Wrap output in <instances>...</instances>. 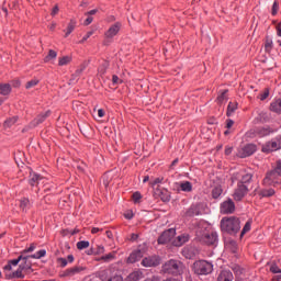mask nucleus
<instances>
[{
	"mask_svg": "<svg viewBox=\"0 0 281 281\" xmlns=\"http://www.w3.org/2000/svg\"><path fill=\"white\" fill-rule=\"evenodd\" d=\"M45 256H46V250H44V249L37 250L36 254L26 255V257L19 256V258H16V259L9 260L8 265H5L3 267V270L11 271V268L16 267L21 260H24V267H26V265H31V261H29V260H31V259L38 260L40 258H43Z\"/></svg>",
	"mask_w": 281,
	"mask_h": 281,
	"instance_id": "f257e3e1",
	"label": "nucleus"
},
{
	"mask_svg": "<svg viewBox=\"0 0 281 281\" xmlns=\"http://www.w3.org/2000/svg\"><path fill=\"white\" fill-rule=\"evenodd\" d=\"M221 229L226 234H238L240 232V220L238 217H223L221 220Z\"/></svg>",
	"mask_w": 281,
	"mask_h": 281,
	"instance_id": "f03ea898",
	"label": "nucleus"
},
{
	"mask_svg": "<svg viewBox=\"0 0 281 281\" xmlns=\"http://www.w3.org/2000/svg\"><path fill=\"white\" fill-rule=\"evenodd\" d=\"M186 267L181 261L170 259L162 265V273L165 274H172V276H181L183 274V270Z\"/></svg>",
	"mask_w": 281,
	"mask_h": 281,
	"instance_id": "7ed1b4c3",
	"label": "nucleus"
},
{
	"mask_svg": "<svg viewBox=\"0 0 281 281\" xmlns=\"http://www.w3.org/2000/svg\"><path fill=\"white\" fill-rule=\"evenodd\" d=\"M212 262L206 260H199L193 263V271L199 276H210L212 273Z\"/></svg>",
	"mask_w": 281,
	"mask_h": 281,
	"instance_id": "20e7f679",
	"label": "nucleus"
},
{
	"mask_svg": "<svg viewBox=\"0 0 281 281\" xmlns=\"http://www.w3.org/2000/svg\"><path fill=\"white\" fill-rule=\"evenodd\" d=\"M281 148V136H277L276 138L269 140L265 145H262V153H276V150H280Z\"/></svg>",
	"mask_w": 281,
	"mask_h": 281,
	"instance_id": "39448f33",
	"label": "nucleus"
},
{
	"mask_svg": "<svg viewBox=\"0 0 281 281\" xmlns=\"http://www.w3.org/2000/svg\"><path fill=\"white\" fill-rule=\"evenodd\" d=\"M278 130H273L270 126H259L250 130L251 137H267L271 135V133H276Z\"/></svg>",
	"mask_w": 281,
	"mask_h": 281,
	"instance_id": "423d86ee",
	"label": "nucleus"
},
{
	"mask_svg": "<svg viewBox=\"0 0 281 281\" xmlns=\"http://www.w3.org/2000/svg\"><path fill=\"white\" fill-rule=\"evenodd\" d=\"M175 236H177V229L176 228H169L167 231H164L161 235L158 237V245H168Z\"/></svg>",
	"mask_w": 281,
	"mask_h": 281,
	"instance_id": "0eeeda50",
	"label": "nucleus"
},
{
	"mask_svg": "<svg viewBox=\"0 0 281 281\" xmlns=\"http://www.w3.org/2000/svg\"><path fill=\"white\" fill-rule=\"evenodd\" d=\"M256 150H257V147L255 144H247L238 149L237 157H239L240 159H245L246 157H251V155H254Z\"/></svg>",
	"mask_w": 281,
	"mask_h": 281,
	"instance_id": "6e6552de",
	"label": "nucleus"
},
{
	"mask_svg": "<svg viewBox=\"0 0 281 281\" xmlns=\"http://www.w3.org/2000/svg\"><path fill=\"white\" fill-rule=\"evenodd\" d=\"M249 192V188L247 184L237 183V188L235 189V192L233 194L234 201H243L245 196H247V193Z\"/></svg>",
	"mask_w": 281,
	"mask_h": 281,
	"instance_id": "1a4fd4ad",
	"label": "nucleus"
},
{
	"mask_svg": "<svg viewBox=\"0 0 281 281\" xmlns=\"http://www.w3.org/2000/svg\"><path fill=\"white\" fill-rule=\"evenodd\" d=\"M121 30H122V22H115L114 24H112L108 29V31L104 33L105 41H111L114 36H117Z\"/></svg>",
	"mask_w": 281,
	"mask_h": 281,
	"instance_id": "9d476101",
	"label": "nucleus"
},
{
	"mask_svg": "<svg viewBox=\"0 0 281 281\" xmlns=\"http://www.w3.org/2000/svg\"><path fill=\"white\" fill-rule=\"evenodd\" d=\"M29 269H31V263H26V266L21 265V266H19V268L15 271L8 272L5 274V278L7 279H23L24 278L23 271L29 270Z\"/></svg>",
	"mask_w": 281,
	"mask_h": 281,
	"instance_id": "9b49d317",
	"label": "nucleus"
},
{
	"mask_svg": "<svg viewBox=\"0 0 281 281\" xmlns=\"http://www.w3.org/2000/svg\"><path fill=\"white\" fill-rule=\"evenodd\" d=\"M236 212V204L232 199L224 201L221 204V214H234Z\"/></svg>",
	"mask_w": 281,
	"mask_h": 281,
	"instance_id": "f8f14e48",
	"label": "nucleus"
},
{
	"mask_svg": "<svg viewBox=\"0 0 281 281\" xmlns=\"http://www.w3.org/2000/svg\"><path fill=\"white\" fill-rule=\"evenodd\" d=\"M233 179H237V183H241V186H247L248 183H251V179H254V175L247 173L245 171H240L237 175H234Z\"/></svg>",
	"mask_w": 281,
	"mask_h": 281,
	"instance_id": "ddd939ff",
	"label": "nucleus"
},
{
	"mask_svg": "<svg viewBox=\"0 0 281 281\" xmlns=\"http://www.w3.org/2000/svg\"><path fill=\"white\" fill-rule=\"evenodd\" d=\"M49 115H52V111L48 110L46 112H41L31 123L30 126L31 128H36V126H38L40 124H43V122H45V120H47V117H49Z\"/></svg>",
	"mask_w": 281,
	"mask_h": 281,
	"instance_id": "4468645a",
	"label": "nucleus"
},
{
	"mask_svg": "<svg viewBox=\"0 0 281 281\" xmlns=\"http://www.w3.org/2000/svg\"><path fill=\"white\" fill-rule=\"evenodd\" d=\"M154 194L155 196H159V199L164 202V203H169L171 196H170V191H168L167 189H161L158 187H156V189H154Z\"/></svg>",
	"mask_w": 281,
	"mask_h": 281,
	"instance_id": "2eb2a0df",
	"label": "nucleus"
},
{
	"mask_svg": "<svg viewBox=\"0 0 281 281\" xmlns=\"http://www.w3.org/2000/svg\"><path fill=\"white\" fill-rule=\"evenodd\" d=\"M201 210H203V204L196 203L192 204L184 213V216L192 218V216L201 215Z\"/></svg>",
	"mask_w": 281,
	"mask_h": 281,
	"instance_id": "dca6fc26",
	"label": "nucleus"
},
{
	"mask_svg": "<svg viewBox=\"0 0 281 281\" xmlns=\"http://www.w3.org/2000/svg\"><path fill=\"white\" fill-rule=\"evenodd\" d=\"M99 279H101V281H124L119 274L111 276V270L99 272Z\"/></svg>",
	"mask_w": 281,
	"mask_h": 281,
	"instance_id": "f3484780",
	"label": "nucleus"
},
{
	"mask_svg": "<svg viewBox=\"0 0 281 281\" xmlns=\"http://www.w3.org/2000/svg\"><path fill=\"white\" fill-rule=\"evenodd\" d=\"M160 265V258L158 256L143 258L142 266L146 268L157 267Z\"/></svg>",
	"mask_w": 281,
	"mask_h": 281,
	"instance_id": "a211bd4d",
	"label": "nucleus"
},
{
	"mask_svg": "<svg viewBox=\"0 0 281 281\" xmlns=\"http://www.w3.org/2000/svg\"><path fill=\"white\" fill-rule=\"evenodd\" d=\"M189 241L190 235L188 233H183L173 240V247H183V245Z\"/></svg>",
	"mask_w": 281,
	"mask_h": 281,
	"instance_id": "6ab92c4d",
	"label": "nucleus"
},
{
	"mask_svg": "<svg viewBox=\"0 0 281 281\" xmlns=\"http://www.w3.org/2000/svg\"><path fill=\"white\" fill-rule=\"evenodd\" d=\"M144 257V252L142 250H135L134 252L130 254L126 259L128 265H134Z\"/></svg>",
	"mask_w": 281,
	"mask_h": 281,
	"instance_id": "aec40b11",
	"label": "nucleus"
},
{
	"mask_svg": "<svg viewBox=\"0 0 281 281\" xmlns=\"http://www.w3.org/2000/svg\"><path fill=\"white\" fill-rule=\"evenodd\" d=\"M277 177H281V160L277 161L274 169L267 173L266 179L273 181Z\"/></svg>",
	"mask_w": 281,
	"mask_h": 281,
	"instance_id": "412c9836",
	"label": "nucleus"
},
{
	"mask_svg": "<svg viewBox=\"0 0 281 281\" xmlns=\"http://www.w3.org/2000/svg\"><path fill=\"white\" fill-rule=\"evenodd\" d=\"M199 255V250L196 248H182L181 256H183L188 260H192Z\"/></svg>",
	"mask_w": 281,
	"mask_h": 281,
	"instance_id": "4be33fe9",
	"label": "nucleus"
},
{
	"mask_svg": "<svg viewBox=\"0 0 281 281\" xmlns=\"http://www.w3.org/2000/svg\"><path fill=\"white\" fill-rule=\"evenodd\" d=\"M204 243L205 245H218V234L216 232L206 234L204 236Z\"/></svg>",
	"mask_w": 281,
	"mask_h": 281,
	"instance_id": "5701e85b",
	"label": "nucleus"
},
{
	"mask_svg": "<svg viewBox=\"0 0 281 281\" xmlns=\"http://www.w3.org/2000/svg\"><path fill=\"white\" fill-rule=\"evenodd\" d=\"M271 120V116L267 112H259L255 117V124H267Z\"/></svg>",
	"mask_w": 281,
	"mask_h": 281,
	"instance_id": "b1692460",
	"label": "nucleus"
},
{
	"mask_svg": "<svg viewBox=\"0 0 281 281\" xmlns=\"http://www.w3.org/2000/svg\"><path fill=\"white\" fill-rule=\"evenodd\" d=\"M41 183H45V178L41 177L38 173L30 175V186H41Z\"/></svg>",
	"mask_w": 281,
	"mask_h": 281,
	"instance_id": "393cba45",
	"label": "nucleus"
},
{
	"mask_svg": "<svg viewBox=\"0 0 281 281\" xmlns=\"http://www.w3.org/2000/svg\"><path fill=\"white\" fill-rule=\"evenodd\" d=\"M142 279H144V272L135 270L134 272L127 274L126 279L123 281H139Z\"/></svg>",
	"mask_w": 281,
	"mask_h": 281,
	"instance_id": "a878e982",
	"label": "nucleus"
},
{
	"mask_svg": "<svg viewBox=\"0 0 281 281\" xmlns=\"http://www.w3.org/2000/svg\"><path fill=\"white\" fill-rule=\"evenodd\" d=\"M217 281H234V274L229 270H222L217 276Z\"/></svg>",
	"mask_w": 281,
	"mask_h": 281,
	"instance_id": "bb28decb",
	"label": "nucleus"
},
{
	"mask_svg": "<svg viewBox=\"0 0 281 281\" xmlns=\"http://www.w3.org/2000/svg\"><path fill=\"white\" fill-rule=\"evenodd\" d=\"M32 207V202H30V199L27 198H22L20 200V209L22 212H27Z\"/></svg>",
	"mask_w": 281,
	"mask_h": 281,
	"instance_id": "cd10ccee",
	"label": "nucleus"
},
{
	"mask_svg": "<svg viewBox=\"0 0 281 281\" xmlns=\"http://www.w3.org/2000/svg\"><path fill=\"white\" fill-rule=\"evenodd\" d=\"M238 110V103L237 102H229L226 111L227 117H232L234 113Z\"/></svg>",
	"mask_w": 281,
	"mask_h": 281,
	"instance_id": "c85d7f7f",
	"label": "nucleus"
},
{
	"mask_svg": "<svg viewBox=\"0 0 281 281\" xmlns=\"http://www.w3.org/2000/svg\"><path fill=\"white\" fill-rule=\"evenodd\" d=\"M12 87L10 83H0V93L1 95H10Z\"/></svg>",
	"mask_w": 281,
	"mask_h": 281,
	"instance_id": "c756f323",
	"label": "nucleus"
},
{
	"mask_svg": "<svg viewBox=\"0 0 281 281\" xmlns=\"http://www.w3.org/2000/svg\"><path fill=\"white\" fill-rule=\"evenodd\" d=\"M80 271H82L81 267H72V268H68L67 270H65V277H72L77 273H80Z\"/></svg>",
	"mask_w": 281,
	"mask_h": 281,
	"instance_id": "7c9ffc66",
	"label": "nucleus"
},
{
	"mask_svg": "<svg viewBox=\"0 0 281 281\" xmlns=\"http://www.w3.org/2000/svg\"><path fill=\"white\" fill-rule=\"evenodd\" d=\"M270 111H273V113H281V99L276 100L270 104Z\"/></svg>",
	"mask_w": 281,
	"mask_h": 281,
	"instance_id": "2f4dec72",
	"label": "nucleus"
},
{
	"mask_svg": "<svg viewBox=\"0 0 281 281\" xmlns=\"http://www.w3.org/2000/svg\"><path fill=\"white\" fill-rule=\"evenodd\" d=\"M180 190L182 192H192V182H190V181L181 182Z\"/></svg>",
	"mask_w": 281,
	"mask_h": 281,
	"instance_id": "473e14b6",
	"label": "nucleus"
},
{
	"mask_svg": "<svg viewBox=\"0 0 281 281\" xmlns=\"http://www.w3.org/2000/svg\"><path fill=\"white\" fill-rule=\"evenodd\" d=\"M76 20H70V22L68 23V26L66 29V34L65 37L67 38V36H69V34H71V32H74V30H76Z\"/></svg>",
	"mask_w": 281,
	"mask_h": 281,
	"instance_id": "72a5a7b5",
	"label": "nucleus"
},
{
	"mask_svg": "<svg viewBox=\"0 0 281 281\" xmlns=\"http://www.w3.org/2000/svg\"><path fill=\"white\" fill-rule=\"evenodd\" d=\"M69 63H71V56H64L58 59L59 67H65V65H69Z\"/></svg>",
	"mask_w": 281,
	"mask_h": 281,
	"instance_id": "f704fd0d",
	"label": "nucleus"
},
{
	"mask_svg": "<svg viewBox=\"0 0 281 281\" xmlns=\"http://www.w3.org/2000/svg\"><path fill=\"white\" fill-rule=\"evenodd\" d=\"M15 122H19V117L12 116V117L8 119L7 121H4V127L10 128V127L14 126Z\"/></svg>",
	"mask_w": 281,
	"mask_h": 281,
	"instance_id": "c9c22d12",
	"label": "nucleus"
},
{
	"mask_svg": "<svg viewBox=\"0 0 281 281\" xmlns=\"http://www.w3.org/2000/svg\"><path fill=\"white\" fill-rule=\"evenodd\" d=\"M78 249H88L86 250V254H88V256H94V255H98L100 251H103V248H78Z\"/></svg>",
	"mask_w": 281,
	"mask_h": 281,
	"instance_id": "e433bc0d",
	"label": "nucleus"
},
{
	"mask_svg": "<svg viewBox=\"0 0 281 281\" xmlns=\"http://www.w3.org/2000/svg\"><path fill=\"white\" fill-rule=\"evenodd\" d=\"M56 56H58V53H56V50L50 49L48 52V55L44 58L45 63H49L50 60L56 59Z\"/></svg>",
	"mask_w": 281,
	"mask_h": 281,
	"instance_id": "4c0bfd02",
	"label": "nucleus"
},
{
	"mask_svg": "<svg viewBox=\"0 0 281 281\" xmlns=\"http://www.w3.org/2000/svg\"><path fill=\"white\" fill-rule=\"evenodd\" d=\"M218 104H223V102H227V90H224L220 95H217Z\"/></svg>",
	"mask_w": 281,
	"mask_h": 281,
	"instance_id": "58836bf2",
	"label": "nucleus"
},
{
	"mask_svg": "<svg viewBox=\"0 0 281 281\" xmlns=\"http://www.w3.org/2000/svg\"><path fill=\"white\" fill-rule=\"evenodd\" d=\"M223 194V189L221 187H215L212 190V196L213 199H218V196H221Z\"/></svg>",
	"mask_w": 281,
	"mask_h": 281,
	"instance_id": "ea45409f",
	"label": "nucleus"
},
{
	"mask_svg": "<svg viewBox=\"0 0 281 281\" xmlns=\"http://www.w3.org/2000/svg\"><path fill=\"white\" fill-rule=\"evenodd\" d=\"M266 52H271L273 49V40L267 37L266 44H265Z\"/></svg>",
	"mask_w": 281,
	"mask_h": 281,
	"instance_id": "a19ab883",
	"label": "nucleus"
},
{
	"mask_svg": "<svg viewBox=\"0 0 281 281\" xmlns=\"http://www.w3.org/2000/svg\"><path fill=\"white\" fill-rule=\"evenodd\" d=\"M78 232H80L79 229L75 228V229H64L61 232L63 236H74L75 234H78Z\"/></svg>",
	"mask_w": 281,
	"mask_h": 281,
	"instance_id": "79ce46f5",
	"label": "nucleus"
},
{
	"mask_svg": "<svg viewBox=\"0 0 281 281\" xmlns=\"http://www.w3.org/2000/svg\"><path fill=\"white\" fill-rule=\"evenodd\" d=\"M38 82H41V80L32 79L29 82H26L25 89H32L33 87H36V85H38Z\"/></svg>",
	"mask_w": 281,
	"mask_h": 281,
	"instance_id": "37998d69",
	"label": "nucleus"
},
{
	"mask_svg": "<svg viewBox=\"0 0 281 281\" xmlns=\"http://www.w3.org/2000/svg\"><path fill=\"white\" fill-rule=\"evenodd\" d=\"M276 194V190L273 189H265L261 191V196H273Z\"/></svg>",
	"mask_w": 281,
	"mask_h": 281,
	"instance_id": "c03bdc74",
	"label": "nucleus"
},
{
	"mask_svg": "<svg viewBox=\"0 0 281 281\" xmlns=\"http://www.w3.org/2000/svg\"><path fill=\"white\" fill-rule=\"evenodd\" d=\"M162 182H164V178L160 177V178H156V179L151 180L149 182V186H151L154 188V190H155L156 189L155 187L159 186V183H162Z\"/></svg>",
	"mask_w": 281,
	"mask_h": 281,
	"instance_id": "a18cd8bd",
	"label": "nucleus"
},
{
	"mask_svg": "<svg viewBox=\"0 0 281 281\" xmlns=\"http://www.w3.org/2000/svg\"><path fill=\"white\" fill-rule=\"evenodd\" d=\"M270 272L273 274L281 273V269L276 263H270Z\"/></svg>",
	"mask_w": 281,
	"mask_h": 281,
	"instance_id": "49530a36",
	"label": "nucleus"
},
{
	"mask_svg": "<svg viewBox=\"0 0 281 281\" xmlns=\"http://www.w3.org/2000/svg\"><path fill=\"white\" fill-rule=\"evenodd\" d=\"M101 260L109 262L114 260V252H109L105 256L101 257Z\"/></svg>",
	"mask_w": 281,
	"mask_h": 281,
	"instance_id": "de8ad7c7",
	"label": "nucleus"
},
{
	"mask_svg": "<svg viewBox=\"0 0 281 281\" xmlns=\"http://www.w3.org/2000/svg\"><path fill=\"white\" fill-rule=\"evenodd\" d=\"M251 231V222H247L241 231V236H245V234H247V232Z\"/></svg>",
	"mask_w": 281,
	"mask_h": 281,
	"instance_id": "09e8293b",
	"label": "nucleus"
},
{
	"mask_svg": "<svg viewBox=\"0 0 281 281\" xmlns=\"http://www.w3.org/2000/svg\"><path fill=\"white\" fill-rule=\"evenodd\" d=\"M132 199L134 201V203H139V201L142 200V193L139 192H134L133 195H132Z\"/></svg>",
	"mask_w": 281,
	"mask_h": 281,
	"instance_id": "8fccbe9b",
	"label": "nucleus"
},
{
	"mask_svg": "<svg viewBox=\"0 0 281 281\" xmlns=\"http://www.w3.org/2000/svg\"><path fill=\"white\" fill-rule=\"evenodd\" d=\"M137 238H139V235L132 233L130 237H127V240H130L131 243H137Z\"/></svg>",
	"mask_w": 281,
	"mask_h": 281,
	"instance_id": "3c124183",
	"label": "nucleus"
},
{
	"mask_svg": "<svg viewBox=\"0 0 281 281\" xmlns=\"http://www.w3.org/2000/svg\"><path fill=\"white\" fill-rule=\"evenodd\" d=\"M57 263H58L60 267L65 268V267H67V265L69 263V261H67V259H65V258H59V259H57Z\"/></svg>",
	"mask_w": 281,
	"mask_h": 281,
	"instance_id": "603ef678",
	"label": "nucleus"
},
{
	"mask_svg": "<svg viewBox=\"0 0 281 281\" xmlns=\"http://www.w3.org/2000/svg\"><path fill=\"white\" fill-rule=\"evenodd\" d=\"M279 5H278V2L274 1L273 4H272V16H276V14H278V10H279Z\"/></svg>",
	"mask_w": 281,
	"mask_h": 281,
	"instance_id": "864d4df0",
	"label": "nucleus"
},
{
	"mask_svg": "<svg viewBox=\"0 0 281 281\" xmlns=\"http://www.w3.org/2000/svg\"><path fill=\"white\" fill-rule=\"evenodd\" d=\"M269 98V89H266L263 93L260 94V100H267Z\"/></svg>",
	"mask_w": 281,
	"mask_h": 281,
	"instance_id": "5fc2aeb1",
	"label": "nucleus"
},
{
	"mask_svg": "<svg viewBox=\"0 0 281 281\" xmlns=\"http://www.w3.org/2000/svg\"><path fill=\"white\" fill-rule=\"evenodd\" d=\"M58 12H60V9L58 8V4H56V5L53 8V10H52L50 15H52V16H56V14H58Z\"/></svg>",
	"mask_w": 281,
	"mask_h": 281,
	"instance_id": "6e6d98bb",
	"label": "nucleus"
},
{
	"mask_svg": "<svg viewBox=\"0 0 281 281\" xmlns=\"http://www.w3.org/2000/svg\"><path fill=\"white\" fill-rule=\"evenodd\" d=\"M112 82H113V85H120L122 82V80H120V77H117L116 75H113Z\"/></svg>",
	"mask_w": 281,
	"mask_h": 281,
	"instance_id": "4d7b16f0",
	"label": "nucleus"
},
{
	"mask_svg": "<svg viewBox=\"0 0 281 281\" xmlns=\"http://www.w3.org/2000/svg\"><path fill=\"white\" fill-rule=\"evenodd\" d=\"M91 23H93V16L88 15V18L83 22V25H91Z\"/></svg>",
	"mask_w": 281,
	"mask_h": 281,
	"instance_id": "13d9d810",
	"label": "nucleus"
},
{
	"mask_svg": "<svg viewBox=\"0 0 281 281\" xmlns=\"http://www.w3.org/2000/svg\"><path fill=\"white\" fill-rule=\"evenodd\" d=\"M77 247H89V241H85V240L78 241Z\"/></svg>",
	"mask_w": 281,
	"mask_h": 281,
	"instance_id": "bf43d9fd",
	"label": "nucleus"
},
{
	"mask_svg": "<svg viewBox=\"0 0 281 281\" xmlns=\"http://www.w3.org/2000/svg\"><path fill=\"white\" fill-rule=\"evenodd\" d=\"M232 126H234V120L232 119L226 120V128H232Z\"/></svg>",
	"mask_w": 281,
	"mask_h": 281,
	"instance_id": "052dcab7",
	"label": "nucleus"
},
{
	"mask_svg": "<svg viewBox=\"0 0 281 281\" xmlns=\"http://www.w3.org/2000/svg\"><path fill=\"white\" fill-rule=\"evenodd\" d=\"M93 14H98V9L86 12V16H93Z\"/></svg>",
	"mask_w": 281,
	"mask_h": 281,
	"instance_id": "680f3d73",
	"label": "nucleus"
},
{
	"mask_svg": "<svg viewBox=\"0 0 281 281\" xmlns=\"http://www.w3.org/2000/svg\"><path fill=\"white\" fill-rule=\"evenodd\" d=\"M125 218H127V221H131V218H133V212H127L124 214Z\"/></svg>",
	"mask_w": 281,
	"mask_h": 281,
	"instance_id": "e2e57ef3",
	"label": "nucleus"
},
{
	"mask_svg": "<svg viewBox=\"0 0 281 281\" xmlns=\"http://www.w3.org/2000/svg\"><path fill=\"white\" fill-rule=\"evenodd\" d=\"M277 34L281 36V22L277 25Z\"/></svg>",
	"mask_w": 281,
	"mask_h": 281,
	"instance_id": "0e129e2a",
	"label": "nucleus"
},
{
	"mask_svg": "<svg viewBox=\"0 0 281 281\" xmlns=\"http://www.w3.org/2000/svg\"><path fill=\"white\" fill-rule=\"evenodd\" d=\"M232 150H234L232 147H226L225 155H232Z\"/></svg>",
	"mask_w": 281,
	"mask_h": 281,
	"instance_id": "69168bd1",
	"label": "nucleus"
},
{
	"mask_svg": "<svg viewBox=\"0 0 281 281\" xmlns=\"http://www.w3.org/2000/svg\"><path fill=\"white\" fill-rule=\"evenodd\" d=\"M93 32H88L86 36H83L82 41H87L92 36Z\"/></svg>",
	"mask_w": 281,
	"mask_h": 281,
	"instance_id": "338daca9",
	"label": "nucleus"
},
{
	"mask_svg": "<svg viewBox=\"0 0 281 281\" xmlns=\"http://www.w3.org/2000/svg\"><path fill=\"white\" fill-rule=\"evenodd\" d=\"M98 115H99V117H104V110L99 109L98 110Z\"/></svg>",
	"mask_w": 281,
	"mask_h": 281,
	"instance_id": "774afa93",
	"label": "nucleus"
}]
</instances>
